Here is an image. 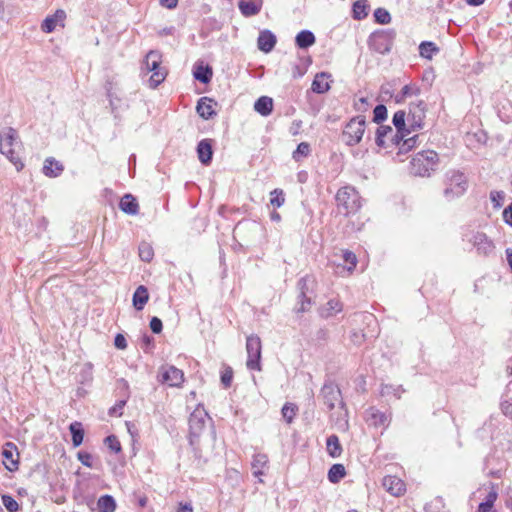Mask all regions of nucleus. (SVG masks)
I'll list each match as a JSON object with an SVG mask.
<instances>
[{"label":"nucleus","instance_id":"7ed1b4c3","mask_svg":"<svg viewBox=\"0 0 512 512\" xmlns=\"http://www.w3.org/2000/svg\"><path fill=\"white\" fill-rule=\"evenodd\" d=\"M336 204L338 211L348 216L359 211L362 206V200L354 187L345 186L338 190L336 194Z\"/></svg>","mask_w":512,"mask_h":512},{"label":"nucleus","instance_id":"f8f14e48","mask_svg":"<svg viewBox=\"0 0 512 512\" xmlns=\"http://www.w3.org/2000/svg\"><path fill=\"white\" fill-rule=\"evenodd\" d=\"M3 464L9 471H14L18 468V451L15 444L7 442L2 449Z\"/></svg>","mask_w":512,"mask_h":512},{"label":"nucleus","instance_id":"f3484780","mask_svg":"<svg viewBox=\"0 0 512 512\" xmlns=\"http://www.w3.org/2000/svg\"><path fill=\"white\" fill-rule=\"evenodd\" d=\"M197 155L203 165H209L212 161V140L203 139L197 145Z\"/></svg>","mask_w":512,"mask_h":512},{"label":"nucleus","instance_id":"393cba45","mask_svg":"<svg viewBox=\"0 0 512 512\" xmlns=\"http://www.w3.org/2000/svg\"><path fill=\"white\" fill-rule=\"evenodd\" d=\"M395 136L390 126H380L376 131V144L380 147H387L388 141Z\"/></svg>","mask_w":512,"mask_h":512},{"label":"nucleus","instance_id":"79ce46f5","mask_svg":"<svg viewBox=\"0 0 512 512\" xmlns=\"http://www.w3.org/2000/svg\"><path fill=\"white\" fill-rule=\"evenodd\" d=\"M345 476V467L342 464H334L328 472V480H338Z\"/></svg>","mask_w":512,"mask_h":512},{"label":"nucleus","instance_id":"e2e57ef3","mask_svg":"<svg viewBox=\"0 0 512 512\" xmlns=\"http://www.w3.org/2000/svg\"><path fill=\"white\" fill-rule=\"evenodd\" d=\"M311 89L313 92L320 94V74L317 73L312 82Z\"/></svg>","mask_w":512,"mask_h":512},{"label":"nucleus","instance_id":"052dcab7","mask_svg":"<svg viewBox=\"0 0 512 512\" xmlns=\"http://www.w3.org/2000/svg\"><path fill=\"white\" fill-rule=\"evenodd\" d=\"M399 389L400 388L395 389L392 386L385 385L382 387L381 393H382V395H388L390 393H394L397 396V398H399L400 397V394L398 393Z\"/></svg>","mask_w":512,"mask_h":512},{"label":"nucleus","instance_id":"4be33fe9","mask_svg":"<svg viewBox=\"0 0 512 512\" xmlns=\"http://www.w3.org/2000/svg\"><path fill=\"white\" fill-rule=\"evenodd\" d=\"M193 76L196 80L203 84H207L211 81L213 72L209 65H204L202 62L197 63L194 66Z\"/></svg>","mask_w":512,"mask_h":512},{"label":"nucleus","instance_id":"5fc2aeb1","mask_svg":"<svg viewBox=\"0 0 512 512\" xmlns=\"http://www.w3.org/2000/svg\"><path fill=\"white\" fill-rule=\"evenodd\" d=\"M333 82L331 79V75L322 72V93L328 91L330 89V84Z\"/></svg>","mask_w":512,"mask_h":512},{"label":"nucleus","instance_id":"2eb2a0df","mask_svg":"<svg viewBox=\"0 0 512 512\" xmlns=\"http://www.w3.org/2000/svg\"><path fill=\"white\" fill-rule=\"evenodd\" d=\"M65 18L66 13L64 10H56V12L53 15L48 16L44 19L41 25L42 31L45 33H51L55 30L58 24H60L63 27Z\"/></svg>","mask_w":512,"mask_h":512},{"label":"nucleus","instance_id":"f704fd0d","mask_svg":"<svg viewBox=\"0 0 512 512\" xmlns=\"http://www.w3.org/2000/svg\"><path fill=\"white\" fill-rule=\"evenodd\" d=\"M439 51L435 43L424 41L419 45L420 56L426 59H432L433 55Z\"/></svg>","mask_w":512,"mask_h":512},{"label":"nucleus","instance_id":"0e129e2a","mask_svg":"<svg viewBox=\"0 0 512 512\" xmlns=\"http://www.w3.org/2000/svg\"><path fill=\"white\" fill-rule=\"evenodd\" d=\"M162 6L173 9L177 6L178 0H160Z\"/></svg>","mask_w":512,"mask_h":512},{"label":"nucleus","instance_id":"774afa93","mask_svg":"<svg viewBox=\"0 0 512 512\" xmlns=\"http://www.w3.org/2000/svg\"><path fill=\"white\" fill-rule=\"evenodd\" d=\"M125 403H126V401H124V400L119 401L114 407H112L110 409V414L115 415L118 411H120L124 407Z\"/></svg>","mask_w":512,"mask_h":512},{"label":"nucleus","instance_id":"864d4df0","mask_svg":"<svg viewBox=\"0 0 512 512\" xmlns=\"http://www.w3.org/2000/svg\"><path fill=\"white\" fill-rule=\"evenodd\" d=\"M114 345L118 349H121V350L125 349L127 347V341H126V338L124 337V335L117 334L114 339Z\"/></svg>","mask_w":512,"mask_h":512},{"label":"nucleus","instance_id":"4d7b16f0","mask_svg":"<svg viewBox=\"0 0 512 512\" xmlns=\"http://www.w3.org/2000/svg\"><path fill=\"white\" fill-rule=\"evenodd\" d=\"M78 459L81 461L82 464H84L86 466H91L92 456L89 453L79 452Z\"/></svg>","mask_w":512,"mask_h":512},{"label":"nucleus","instance_id":"ea45409f","mask_svg":"<svg viewBox=\"0 0 512 512\" xmlns=\"http://www.w3.org/2000/svg\"><path fill=\"white\" fill-rule=\"evenodd\" d=\"M154 256V251L152 246L149 243L142 242L139 245V257L141 260L149 262L152 260Z\"/></svg>","mask_w":512,"mask_h":512},{"label":"nucleus","instance_id":"ddd939ff","mask_svg":"<svg viewBox=\"0 0 512 512\" xmlns=\"http://www.w3.org/2000/svg\"><path fill=\"white\" fill-rule=\"evenodd\" d=\"M365 419L369 426H373L375 428H386L390 423L389 416L375 408H369L366 411Z\"/></svg>","mask_w":512,"mask_h":512},{"label":"nucleus","instance_id":"c03bdc74","mask_svg":"<svg viewBox=\"0 0 512 512\" xmlns=\"http://www.w3.org/2000/svg\"><path fill=\"white\" fill-rule=\"evenodd\" d=\"M104 443L114 453L121 451V444L115 435H109L105 438Z\"/></svg>","mask_w":512,"mask_h":512},{"label":"nucleus","instance_id":"bf43d9fd","mask_svg":"<svg viewBox=\"0 0 512 512\" xmlns=\"http://www.w3.org/2000/svg\"><path fill=\"white\" fill-rule=\"evenodd\" d=\"M193 506L191 502H180L178 504L177 512H193Z\"/></svg>","mask_w":512,"mask_h":512},{"label":"nucleus","instance_id":"4468645a","mask_svg":"<svg viewBox=\"0 0 512 512\" xmlns=\"http://www.w3.org/2000/svg\"><path fill=\"white\" fill-rule=\"evenodd\" d=\"M393 124L397 129L395 136L391 139V143L399 144L398 138L401 135V138L409 136L410 129L406 128V113L405 111L399 110L393 116Z\"/></svg>","mask_w":512,"mask_h":512},{"label":"nucleus","instance_id":"4c0bfd02","mask_svg":"<svg viewBox=\"0 0 512 512\" xmlns=\"http://www.w3.org/2000/svg\"><path fill=\"white\" fill-rule=\"evenodd\" d=\"M368 15V5L366 0H357L353 4V16L355 19H363Z\"/></svg>","mask_w":512,"mask_h":512},{"label":"nucleus","instance_id":"6ab92c4d","mask_svg":"<svg viewBox=\"0 0 512 512\" xmlns=\"http://www.w3.org/2000/svg\"><path fill=\"white\" fill-rule=\"evenodd\" d=\"M252 473L255 477L266 476L268 469V458L265 454H256L251 463Z\"/></svg>","mask_w":512,"mask_h":512},{"label":"nucleus","instance_id":"aec40b11","mask_svg":"<svg viewBox=\"0 0 512 512\" xmlns=\"http://www.w3.org/2000/svg\"><path fill=\"white\" fill-rule=\"evenodd\" d=\"M215 102L208 97H202L199 99L197 103L196 110L200 117H202L205 120H208L215 115V111L213 109V105Z\"/></svg>","mask_w":512,"mask_h":512},{"label":"nucleus","instance_id":"c85d7f7f","mask_svg":"<svg viewBox=\"0 0 512 512\" xmlns=\"http://www.w3.org/2000/svg\"><path fill=\"white\" fill-rule=\"evenodd\" d=\"M69 430L72 435V443L74 447H78L82 444L84 438V429L80 422H72L69 425Z\"/></svg>","mask_w":512,"mask_h":512},{"label":"nucleus","instance_id":"72a5a7b5","mask_svg":"<svg viewBox=\"0 0 512 512\" xmlns=\"http://www.w3.org/2000/svg\"><path fill=\"white\" fill-rule=\"evenodd\" d=\"M420 93V88L416 84L405 85L400 93L396 95V101L402 102L408 97L417 96Z\"/></svg>","mask_w":512,"mask_h":512},{"label":"nucleus","instance_id":"f03ea898","mask_svg":"<svg viewBox=\"0 0 512 512\" xmlns=\"http://www.w3.org/2000/svg\"><path fill=\"white\" fill-rule=\"evenodd\" d=\"M20 141L17 131L11 127L0 132V152L14 164L17 171H20L24 164L19 156Z\"/></svg>","mask_w":512,"mask_h":512},{"label":"nucleus","instance_id":"c9c22d12","mask_svg":"<svg viewBox=\"0 0 512 512\" xmlns=\"http://www.w3.org/2000/svg\"><path fill=\"white\" fill-rule=\"evenodd\" d=\"M342 259L346 266L342 267L343 271H346L348 274L352 273L357 264L356 255L351 251H342Z\"/></svg>","mask_w":512,"mask_h":512},{"label":"nucleus","instance_id":"6e6552de","mask_svg":"<svg viewBox=\"0 0 512 512\" xmlns=\"http://www.w3.org/2000/svg\"><path fill=\"white\" fill-rule=\"evenodd\" d=\"M365 132V119L361 116L352 118L343 131V140L348 145L358 144Z\"/></svg>","mask_w":512,"mask_h":512},{"label":"nucleus","instance_id":"f257e3e1","mask_svg":"<svg viewBox=\"0 0 512 512\" xmlns=\"http://www.w3.org/2000/svg\"><path fill=\"white\" fill-rule=\"evenodd\" d=\"M322 398L324 404L331 411L330 419L334 425L342 431L348 429V412L345 408L340 389L333 383L325 384L322 387Z\"/></svg>","mask_w":512,"mask_h":512},{"label":"nucleus","instance_id":"20e7f679","mask_svg":"<svg viewBox=\"0 0 512 512\" xmlns=\"http://www.w3.org/2000/svg\"><path fill=\"white\" fill-rule=\"evenodd\" d=\"M443 196L446 201H453L465 194L468 188L467 177L460 171L451 170L445 175Z\"/></svg>","mask_w":512,"mask_h":512},{"label":"nucleus","instance_id":"13d9d810","mask_svg":"<svg viewBox=\"0 0 512 512\" xmlns=\"http://www.w3.org/2000/svg\"><path fill=\"white\" fill-rule=\"evenodd\" d=\"M502 412L512 419V403L504 401L501 403Z\"/></svg>","mask_w":512,"mask_h":512},{"label":"nucleus","instance_id":"7c9ffc66","mask_svg":"<svg viewBox=\"0 0 512 512\" xmlns=\"http://www.w3.org/2000/svg\"><path fill=\"white\" fill-rule=\"evenodd\" d=\"M381 486L395 497H399L406 492L405 482H381Z\"/></svg>","mask_w":512,"mask_h":512},{"label":"nucleus","instance_id":"b1692460","mask_svg":"<svg viewBox=\"0 0 512 512\" xmlns=\"http://www.w3.org/2000/svg\"><path fill=\"white\" fill-rule=\"evenodd\" d=\"M254 109L262 116H269L273 111V99L268 96H261L255 101Z\"/></svg>","mask_w":512,"mask_h":512},{"label":"nucleus","instance_id":"dca6fc26","mask_svg":"<svg viewBox=\"0 0 512 512\" xmlns=\"http://www.w3.org/2000/svg\"><path fill=\"white\" fill-rule=\"evenodd\" d=\"M206 413L204 411L195 410L189 417L190 435L193 437L199 436L200 432L205 426Z\"/></svg>","mask_w":512,"mask_h":512},{"label":"nucleus","instance_id":"9d476101","mask_svg":"<svg viewBox=\"0 0 512 512\" xmlns=\"http://www.w3.org/2000/svg\"><path fill=\"white\" fill-rule=\"evenodd\" d=\"M159 381L168 384L170 387H179L184 381V373L175 366H163L161 367Z\"/></svg>","mask_w":512,"mask_h":512},{"label":"nucleus","instance_id":"a211bd4d","mask_svg":"<svg viewBox=\"0 0 512 512\" xmlns=\"http://www.w3.org/2000/svg\"><path fill=\"white\" fill-rule=\"evenodd\" d=\"M276 44V36L269 30L261 31L258 39H257V45L258 49L269 53L273 50Z\"/></svg>","mask_w":512,"mask_h":512},{"label":"nucleus","instance_id":"bb28decb","mask_svg":"<svg viewBox=\"0 0 512 512\" xmlns=\"http://www.w3.org/2000/svg\"><path fill=\"white\" fill-rule=\"evenodd\" d=\"M120 209L130 215H135L138 213V203L135 197H133L131 194H126L121 198Z\"/></svg>","mask_w":512,"mask_h":512},{"label":"nucleus","instance_id":"a19ab883","mask_svg":"<svg viewBox=\"0 0 512 512\" xmlns=\"http://www.w3.org/2000/svg\"><path fill=\"white\" fill-rule=\"evenodd\" d=\"M417 138L418 135H413L411 137L406 136L404 138H401V135H399V144L397 145L401 151H408L416 145Z\"/></svg>","mask_w":512,"mask_h":512},{"label":"nucleus","instance_id":"0eeeda50","mask_svg":"<svg viewBox=\"0 0 512 512\" xmlns=\"http://www.w3.org/2000/svg\"><path fill=\"white\" fill-rule=\"evenodd\" d=\"M247 361L246 366L250 370H261L262 344L257 335H249L246 339Z\"/></svg>","mask_w":512,"mask_h":512},{"label":"nucleus","instance_id":"a878e982","mask_svg":"<svg viewBox=\"0 0 512 512\" xmlns=\"http://www.w3.org/2000/svg\"><path fill=\"white\" fill-rule=\"evenodd\" d=\"M149 294L145 286L140 285L133 294V306L136 310L141 311L148 302Z\"/></svg>","mask_w":512,"mask_h":512},{"label":"nucleus","instance_id":"09e8293b","mask_svg":"<svg viewBox=\"0 0 512 512\" xmlns=\"http://www.w3.org/2000/svg\"><path fill=\"white\" fill-rule=\"evenodd\" d=\"M505 198V194L503 191H492L490 193V199L494 204V207L499 208L502 206Z\"/></svg>","mask_w":512,"mask_h":512},{"label":"nucleus","instance_id":"6e6d98bb","mask_svg":"<svg viewBox=\"0 0 512 512\" xmlns=\"http://www.w3.org/2000/svg\"><path fill=\"white\" fill-rule=\"evenodd\" d=\"M497 497H498V493H497V491H496L494 488H492V489L488 492V494L486 495V497H485V500H484V501H485L486 503H488L490 506H494V503H495V501H496Z\"/></svg>","mask_w":512,"mask_h":512},{"label":"nucleus","instance_id":"1a4fd4ad","mask_svg":"<svg viewBox=\"0 0 512 512\" xmlns=\"http://www.w3.org/2000/svg\"><path fill=\"white\" fill-rule=\"evenodd\" d=\"M425 112L426 107L422 100L410 105L407 121L411 130L415 131L422 128Z\"/></svg>","mask_w":512,"mask_h":512},{"label":"nucleus","instance_id":"473e14b6","mask_svg":"<svg viewBox=\"0 0 512 512\" xmlns=\"http://www.w3.org/2000/svg\"><path fill=\"white\" fill-rule=\"evenodd\" d=\"M97 508L99 512H114L116 509V502L110 495H103L97 501Z\"/></svg>","mask_w":512,"mask_h":512},{"label":"nucleus","instance_id":"de8ad7c7","mask_svg":"<svg viewBox=\"0 0 512 512\" xmlns=\"http://www.w3.org/2000/svg\"><path fill=\"white\" fill-rule=\"evenodd\" d=\"M374 117L373 121L375 123H380L387 118V108L386 106L379 104L374 108L373 111Z\"/></svg>","mask_w":512,"mask_h":512},{"label":"nucleus","instance_id":"69168bd1","mask_svg":"<svg viewBox=\"0 0 512 512\" xmlns=\"http://www.w3.org/2000/svg\"><path fill=\"white\" fill-rule=\"evenodd\" d=\"M367 106V99L365 97L359 98L358 102L355 103V107L357 110H364Z\"/></svg>","mask_w":512,"mask_h":512},{"label":"nucleus","instance_id":"a18cd8bd","mask_svg":"<svg viewBox=\"0 0 512 512\" xmlns=\"http://www.w3.org/2000/svg\"><path fill=\"white\" fill-rule=\"evenodd\" d=\"M2 502L8 512H17L19 509L17 501L10 495H2Z\"/></svg>","mask_w":512,"mask_h":512},{"label":"nucleus","instance_id":"37998d69","mask_svg":"<svg viewBox=\"0 0 512 512\" xmlns=\"http://www.w3.org/2000/svg\"><path fill=\"white\" fill-rule=\"evenodd\" d=\"M285 202V197L283 194V191L281 189H274L271 192V199L270 203L271 205L275 207H281Z\"/></svg>","mask_w":512,"mask_h":512},{"label":"nucleus","instance_id":"680f3d73","mask_svg":"<svg viewBox=\"0 0 512 512\" xmlns=\"http://www.w3.org/2000/svg\"><path fill=\"white\" fill-rule=\"evenodd\" d=\"M503 217L505 222L512 226V204L504 210Z\"/></svg>","mask_w":512,"mask_h":512},{"label":"nucleus","instance_id":"338daca9","mask_svg":"<svg viewBox=\"0 0 512 512\" xmlns=\"http://www.w3.org/2000/svg\"><path fill=\"white\" fill-rule=\"evenodd\" d=\"M493 506H490L485 501L481 502L476 512H490Z\"/></svg>","mask_w":512,"mask_h":512},{"label":"nucleus","instance_id":"603ef678","mask_svg":"<svg viewBox=\"0 0 512 512\" xmlns=\"http://www.w3.org/2000/svg\"><path fill=\"white\" fill-rule=\"evenodd\" d=\"M149 325H150V329L155 334H158L162 331V328H163L162 321L160 318H158L156 316L152 317Z\"/></svg>","mask_w":512,"mask_h":512},{"label":"nucleus","instance_id":"c756f323","mask_svg":"<svg viewBox=\"0 0 512 512\" xmlns=\"http://www.w3.org/2000/svg\"><path fill=\"white\" fill-rule=\"evenodd\" d=\"M295 41L299 48L305 49L314 44L315 36L311 31L303 30L297 34Z\"/></svg>","mask_w":512,"mask_h":512},{"label":"nucleus","instance_id":"58836bf2","mask_svg":"<svg viewBox=\"0 0 512 512\" xmlns=\"http://www.w3.org/2000/svg\"><path fill=\"white\" fill-rule=\"evenodd\" d=\"M310 154V145L309 143L307 142H301L296 150L293 152L292 154V158L296 161V162H299L301 161L303 158L307 157L308 155Z\"/></svg>","mask_w":512,"mask_h":512},{"label":"nucleus","instance_id":"8fccbe9b","mask_svg":"<svg viewBox=\"0 0 512 512\" xmlns=\"http://www.w3.org/2000/svg\"><path fill=\"white\" fill-rule=\"evenodd\" d=\"M233 379V371L230 367H226L221 373V383L225 388L230 387Z\"/></svg>","mask_w":512,"mask_h":512},{"label":"nucleus","instance_id":"e433bc0d","mask_svg":"<svg viewBox=\"0 0 512 512\" xmlns=\"http://www.w3.org/2000/svg\"><path fill=\"white\" fill-rule=\"evenodd\" d=\"M298 411L297 405L287 402L284 404V406L281 409V414L283 419L288 423L291 424L294 417L296 416V413Z\"/></svg>","mask_w":512,"mask_h":512},{"label":"nucleus","instance_id":"49530a36","mask_svg":"<svg viewBox=\"0 0 512 512\" xmlns=\"http://www.w3.org/2000/svg\"><path fill=\"white\" fill-rule=\"evenodd\" d=\"M376 21L380 24H388L391 21V16L386 9L378 8L374 12Z\"/></svg>","mask_w":512,"mask_h":512},{"label":"nucleus","instance_id":"39448f33","mask_svg":"<svg viewBox=\"0 0 512 512\" xmlns=\"http://www.w3.org/2000/svg\"><path fill=\"white\" fill-rule=\"evenodd\" d=\"M438 163L436 152L428 150L418 152L411 160L412 173L418 176H429Z\"/></svg>","mask_w":512,"mask_h":512},{"label":"nucleus","instance_id":"412c9836","mask_svg":"<svg viewBox=\"0 0 512 512\" xmlns=\"http://www.w3.org/2000/svg\"><path fill=\"white\" fill-rule=\"evenodd\" d=\"M64 170V166L59 161L52 157L45 160L43 166V173L45 176L50 178L58 177Z\"/></svg>","mask_w":512,"mask_h":512},{"label":"nucleus","instance_id":"423d86ee","mask_svg":"<svg viewBox=\"0 0 512 512\" xmlns=\"http://www.w3.org/2000/svg\"><path fill=\"white\" fill-rule=\"evenodd\" d=\"M160 64L161 54L155 50L149 51L145 57L143 65L147 72H153L149 79V85L151 88H156L166 78L167 72L160 68Z\"/></svg>","mask_w":512,"mask_h":512},{"label":"nucleus","instance_id":"5701e85b","mask_svg":"<svg viewBox=\"0 0 512 512\" xmlns=\"http://www.w3.org/2000/svg\"><path fill=\"white\" fill-rule=\"evenodd\" d=\"M238 7L244 16H254L260 12L262 0L240 1Z\"/></svg>","mask_w":512,"mask_h":512},{"label":"nucleus","instance_id":"3c124183","mask_svg":"<svg viewBox=\"0 0 512 512\" xmlns=\"http://www.w3.org/2000/svg\"><path fill=\"white\" fill-rule=\"evenodd\" d=\"M444 507V502L441 497H436L433 501L426 505L425 509L427 511L434 512L436 509H440Z\"/></svg>","mask_w":512,"mask_h":512},{"label":"nucleus","instance_id":"2f4dec72","mask_svg":"<svg viewBox=\"0 0 512 512\" xmlns=\"http://www.w3.org/2000/svg\"><path fill=\"white\" fill-rule=\"evenodd\" d=\"M326 449L329 455L333 458L339 457L341 455L342 448L336 435H331L327 438Z\"/></svg>","mask_w":512,"mask_h":512},{"label":"nucleus","instance_id":"9b49d317","mask_svg":"<svg viewBox=\"0 0 512 512\" xmlns=\"http://www.w3.org/2000/svg\"><path fill=\"white\" fill-rule=\"evenodd\" d=\"M470 242L476 248L479 255L489 257L494 254L495 245L486 234L477 232L472 236Z\"/></svg>","mask_w":512,"mask_h":512},{"label":"nucleus","instance_id":"cd10ccee","mask_svg":"<svg viewBox=\"0 0 512 512\" xmlns=\"http://www.w3.org/2000/svg\"><path fill=\"white\" fill-rule=\"evenodd\" d=\"M343 309L342 303L338 299H330L324 307H322V318H331L340 313Z\"/></svg>","mask_w":512,"mask_h":512}]
</instances>
